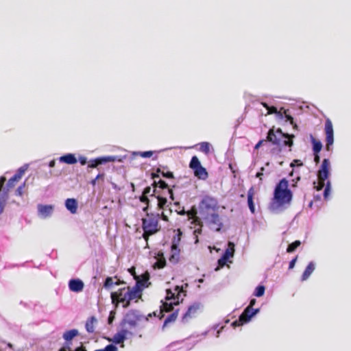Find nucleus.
I'll list each match as a JSON object with an SVG mask.
<instances>
[{"label":"nucleus","mask_w":351,"mask_h":351,"mask_svg":"<svg viewBox=\"0 0 351 351\" xmlns=\"http://www.w3.org/2000/svg\"><path fill=\"white\" fill-rule=\"evenodd\" d=\"M78 335L79 331L77 329H71L65 331L63 333L62 337L66 342H71Z\"/></svg>","instance_id":"26"},{"label":"nucleus","mask_w":351,"mask_h":351,"mask_svg":"<svg viewBox=\"0 0 351 351\" xmlns=\"http://www.w3.org/2000/svg\"><path fill=\"white\" fill-rule=\"evenodd\" d=\"M247 206L252 213H255V205L254 203V189L251 187L247 191Z\"/></svg>","instance_id":"25"},{"label":"nucleus","mask_w":351,"mask_h":351,"mask_svg":"<svg viewBox=\"0 0 351 351\" xmlns=\"http://www.w3.org/2000/svg\"><path fill=\"white\" fill-rule=\"evenodd\" d=\"M315 269V263L313 261H311L306 267L305 268L302 276H301V280L305 281L312 274V273L314 271Z\"/></svg>","instance_id":"23"},{"label":"nucleus","mask_w":351,"mask_h":351,"mask_svg":"<svg viewBox=\"0 0 351 351\" xmlns=\"http://www.w3.org/2000/svg\"><path fill=\"white\" fill-rule=\"evenodd\" d=\"M68 285L69 290L75 293L81 292L84 287L83 281L79 278L71 279Z\"/></svg>","instance_id":"17"},{"label":"nucleus","mask_w":351,"mask_h":351,"mask_svg":"<svg viewBox=\"0 0 351 351\" xmlns=\"http://www.w3.org/2000/svg\"><path fill=\"white\" fill-rule=\"evenodd\" d=\"M158 184H159V187L162 189H167L169 188L168 184L162 180H160L158 181Z\"/></svg>","instance_id":"47"},{"label":"nucleus","mask_w":351,"mask_h":351,"mask_svg":"<svg viewBox=\"0 0 351 351\" xmlns=\"http://www.w3.org/2000/svg\"><path fill=\"white\" fill-rule=\"evenodd\" d=\"M263 106L267 109L268 113H271V114L276 113L278 117H280L281 118H282V114L281 113H280L279 112H278L276 108L269 107V105L267 104H263Z\"/></svg>","instance_id":"40"},{"label":"nucleus","mask_w":351,"mask_h":351,"mask_svg":"<svg viewBox=\"0 0 351 351\" xmlns=\"http://www.w3.org/2000/svg\"><path fill=\"white\" fill-rule=\"evenodd\" d=\"M296 173H297V176L294 178H293L291 181V186L292 188L296 187L298 185V182L301 180V176L300 175V173L298 172Z\"/></svg>","instance_id":"43"},{"label":"nucleus","mask_w":351,"mask_h":351,"mask_svg":"<svg viewBox=\"0 0 351 351\" xmlns=\"http://www.w3.org/2000/svg\"><path fill=\"white\" fill-rule=\"evenodd\" d=\"M331 191V182L330 180H327L325 184V188L323 193V196L325 199H327L330 194Z\"/></svg>","instance_id":"36"},{"label":"nucleus","mask_w":351,"mask_h":351,"mask_svg":"<svg viewBox=\"0 0 351 351\" xmlns=\"http://www.w3.org/2000/svg\"><path fill=\"white\" fill-rule=\"evenodd\" d=\"M64 206L67 210L71 214L77 213L78 208V202L75 198H67L64 202Z\"/></svg>","instance_id":"19"},{"label":"nucleus","mask_w":351,"mask_h":351,"mask_svg":"<svg viewBox=\"0 0 351 351\" xmlns=\"http://www.w3.org/2000/svg\"><path fill=\"white\" fill-rule=\"evenodd\" d=\"M134 334L132 332L129 331L127 329H121L117 332L112 337V342L114 344L123 343L125 340L128 339V335L132 336Z\"/></svg>","instance_id":"16"},{"label":"nucleus","mask_w":351,"mask_h":351,"mask_svg":"<svg viewBox=\"0 0 351 351\" xmlns=\"http://www.w3.org/2000/svg\"><path fill=\"white\" fill-rule=\"evenodd\" d=\"M265 291V287L263 285H258L254 289L253 295L256 297L260 298L263 296Z\"/></svg>","instance_id":"34"},{"label":"nucleus","mask_w":351,"mask_h":351,"mask_svg":"<svg viewBox=\"0 0 351 351\" xmlns=\"http://www.w3.org/2000/svg\"><path fill=\"white\" fill-rule=\"evenodd\" d=\"M56 160L55 159L51 160V161L49 162L48 167L49 168H54L56 167Z\"/></svg>","instance_id":"56"},{"label":"nucleus","mask_w":351,"mask_h":351,"mask_svg":"<svg viewBox=\"0 0 351 351\" xmlns=\"http://www.w3.org/2000/svg\"><path fill=\"white\" fill-rule=\"evenodd\" d=\"M160 215L147 213L146 217L142 219L143 237L147 239L149 236L155 234L160 230L159 225Z\"/></svg>","instance_id":"3"},{"label":"nucleus","mask_w":351,"mask_h":351,"mask_svg":"<svg viewBox=\"0 0 351 351\" xmlns=\"http://www.w3.org/2000/svg\"><path fill=\"white\" fill-rule=\"evenodd\" d=\"M97 322V319L92 316L86 322L85 328L88 332L93 333L95 331L94 324Z\"/></svg>","instance_id":"30"},{"label":"nucleus","mask_w":351,"mask_h":351,"mask_svg":"<svg viewBox=\"0 0 351 351\" xmlns=\"http://www.w3.org/2000/svg\"><path fill=\"white\" fill-rule=\"evenodd\" d=\"M114 285L113 280L111 277H107L104 282V288L109 290L110 289L111 287Z\"/></svg>","instance_id":"39"},{"label":"nucleus","mask_w":351,"mask_h":351,"mask_svg":"<svg viewBox=\"0 0 351 351\" xmlns=\"http://www.w3.org/2000/svg\"><path fill=\"white\" fill-rule=\"evenodd\" d=\"M303 165V162L298 159H294L291 163L290 167L293 169L291 172L289 173L290 177H293L294 173H297V171H295L294 169L296 167H302Z\"/></svg>","instance_id":"33"},{"label":"nucleus","mask_w":351,"mask_h":351,"mask_svg":"<svg viewBox=\"0 0 351 351\" xmlns=\"http://www.w3.org/2000/svg\"><path fill=\"white\" fill-rule=\"evenodd\" d=\"M178 214L182 216L187 215V211L185 210L184 208L182 207V208L178 211Z\"/></svg>","instance_id":"57"},{"label":"nucleus","mask_w":351,"mask_h":351,"mask_svg":"<svg viewBox=\"0 0 351 351\" xmlns=\"http://www.w3.org/2000/svg\"><path fill=\"white\" fill-rule=\"evenodd\" d=\"M324 130L326 133V149L330 151L334 143V131L332 123L329 119L326 120Z\"/></svg>","instance_id":"12"},{"label":"nucleus","mask_w":351,"mask_h":351,"mask_svg":"<svg viewBox=\"0 0 351 351\" xmlns=\"http://www.w3.org/2000/svg\"><path fill=\"white\" fill-rule=\"evenodd\" d=\"M208 333V330H206L204 332H203L202 333H201L200 335L199 334H197V335H192L189 337V339H192V338H194V337H198L199 336H202V337H206Z\"/></svg>","instance_id":"51"},{"label":"nucleus","mask_w":351,"mask_h":351,"mask_svg":"<svg viewBox=\"0 0 351 351\" xmlns=\"http://www.w3.org/2000/svg\"><path fill=\"white\" fill-rule=\"evenodd\" d=\"M234 243L232 241L228 242V247L223 252L221 256L218 260V264L224 265H226L230 258H232L234 254Z\"/></svg>","instance_id":"14"},{"label":"nucleus","mask_w":351,"mask_h":351,"mask_svg":"<svg viewBox=\"0 0 351 351\" xmlns=\"http://www.w3.org/2000/svg\"><path fill=\"white\" fill-rule=\"evenodd\" d=\"M27 168V164H25L23 166L19 168L16 171V173L8 180L5 187L3 189L9 191L10 189L13 188L14 186L15 182L21 178Z\"/></svg>","instance_id":"15"},{"label":"nucleus","mask_w":351,"mask_h":351,"mask_svg":"<svg viewBox=\"0 0 351 351\" xmlns=\"http://www.w3.org/2000/svg\"><path fill=\"white\" fill-rule=\"evenodd\" d=\"M182 291V287L178 285L176 286L173 290L171 289L166 290L165 302L162 303L166 311H171L173 306L178 305L182 302L183 298H181V293Z\"/></svg>","instance_id":"5"},{"label":"nucleus","mask_w":351,"mask_h":351,"mask_svg":"<svg viewBox=\"0 0 351 351\" xmlns=\"http://www.w3.org/2000/svg\"><path fill=\"white\" fill-rule=\"evenodd\" d=\"M78 161L81 165H85L88 162L87 158L84 156H80L78 158Z\"/></svg>","instance_id":"50"},{"label":"nucleus","mask_w":351,"mask_h":351,"mask_svg":"<svg viewBox=\"0 0 351 351\" xmlns=\"http://www.w3.org/2000/svg\"><path fill=\"white\" fill-rule=\"evenodd\" d=\"M50 174L51 176H59L62 174V170H60V169H51L50 171H49Z\"/></svg>","instance_id":"46"},{"label":"nucleus","mask_w":351,"mask_h":351,"mask_svg":"<svg viewBox=\"0 0 351 351\" xmlns=\"http://www.w3.org/2000/svg\"><path fill=\"white\" fill-rule=\"evenodd\" d=\"M149 317H152L149 313L147 316L144 315L140 311L132 309L128 311L124 315L121 326L123 327L125 324H128L130 328H135L138 325V322H147Z\"/></svg>","instance_id":"6"},{"label":"nucleus","mask_w":351,"mask_h":351,"mask_svg":"<svg viewBox=\"0 0 351 351\" xmlns=\"http://www.w3.org/2000/svg\"><path fill=\"white\" fill-rule=\"evenodd\" d=\"M114 312L110 311V315H109L108 319L109 324H112L113 319H114Z\"/></svg>","instance_id":"55"},{"label":"nucleus","mask_w":351,"mask_h":351,"mask_svg":"<svg viewBox=\"0 0 351 351\" xmlns=\"http://www.w3.org/2000/svg\"><path fill=\"white\" fill-rule=\"evenodd\" d=\"M58 351H86L85 347L83 346H78L74 350L71 348V342H66Z\"/></svg>","instance_id":"31"},{"label":"nucleus","mask_w":351,"mask_h":351,"mask_svg":"<svg viewBox=\"0 0 351 351\" xmlns=\"http://www.w3.org/2000/svg\"><path fill=\"white\" fill-rule=\"evenodd\" d=\"M154 154V152L152 151H145V152H134V155H139L143 158H149L151 157Z\"/></svg>","instance_id":"41"},{"label":"nucleus","mask_w":351,"mask_h":351,"mask_svg":"<svg viewBox=\"0 0 351 351\" xmlns=\"http://www.w3.org/2000/svg\"><path fill=\"white\" fill-rule=\"evenodd\" d=\"M151 191V188L149 186H147L143 190V195H146L147 194L149 193Z\"/></svg>","instance_id":"61"},{"label":"nucleus","mask_w":351,"mask_h":351,"mask_svg":"<svg viewBox=\"0 0 351 351\" xmlns=\"http://www.w3.org/2000/svg\"><path fill=\"white\" fill-rule=\"evenodd\" d=\"M125 287L119 289L117 291H112L110 293V298L112 300V303L114 306H118L119 303H122V300H123L124 291H125Z\"/></svg>","instance_id":"18"},{"label":"nucleus","mask_w":351,"mask_h":351,"mask_svg":"<svg viewBox=\"0 0 351 351\" xmlns=\"http://www.w3.org/2000/svg\"><path fill=\"white\" fill-rule=\"evenodd\" d=\"M99 165L97 158L92 159L88 162V168H96Z\"/></svg>","instance_id":"44"},{"label":"nucleus","mask_w":351,"mask_h":351,"mask_svg":"<svg viewBox=\"0 0 351 351\" xmlns=\"http://www.w3.org/2000/svg\"><path fill=\"white\" fill-rule=\"evenodd\" d=\"M104 173H99L96 178L93 180H92L90 181V184L93 185V186H95L96 185V183H97V181L99 179H104Z\"/></svg>","instance_id":"45"},{"label":"nucleus","mask_w":351,"mask_h":351,"mask_svg":"<svg viewBox=\"0 0 351 351\" xmlns=\"http://www.w3.org/2000/svg\"><path fill=\"white\" fill-rule=\"evenodd\" d=\"M167 169V167L160 166L157 169L156 172L158 173H160L161 176L165 178L173 179L174 178L173 172L169 171Z\"/></svg>","instance_id":"27"},{"label":"nucleus","mask_w":351,"mask_h":351,"mask_svg":"<svg viewBox=\"0 0 351 351\" xmlns=\"http://www.w3.org/2000/svg\"><path fill=\"white\" fill-rule=\"evenodd\" d=\"M55 206L52 204H39L37 206L38 216L43 219H48L53 215Z\"/></svg>","instance_id":"13"},{"label":"nucleus","mask_w":351,"mask_h":351,"mask_svg":"<svg viewBox=\"0 0 351 351\" xmlns=\"http://www.w3.org/2000/svg\"><path fill=\"white\" fill-rule=\"evenodd\" d=\"M317 175L319 180L322 182L329 180L328 178L330 176V162L328 158H324L322 160Z\"/></svg>","instance_id":"11"},{"label":"nucleus","mask_w":351,"mask_h":351,"mask_svg":"<svg viewBox=\"0 0 351 351\" xmlns=\"http://www.w3.org/2000/svg\"><path fill=\"white\" fill-rule=\"evenodd\" d=\"M285 118L287 119V121H293V117L291 116V115H285Z\"/></svg>","instance_id":"64"},{"label":"nucleus","mask_w":351,"mask_h":351,"mask_svg":"<svg viewBox=\"0 0 351 351\" xmlns=\"http://www.w3.org/2000/svg\"><path fill=\"white\" fill-rule=\"evenodd\" d=\"M295 137L293 134L282 132L280 128L269 129L266 137V142L271 143L276 147L271 149V152L273 154H278L282 150L284 147H289V152L293 145V138Z\"/></svg>","instance_id":"2"},{"label":"nucleus","mask_w":351,"mask_h":351,"mask_svg":"<svg viewBox=\"0 0 351 351\" xmlns=\"http://www.w3.org/2000/svg\"><path fill=\"white\" fill-rule=\"evenodd\" d=\"M264 142H266V140L259 141L258 143L255 145V148H258Z\"/></svg>","instance_id":"62"},{"label":"nucleus","mask_w":351,"mask_h":351,"mask_svg":"<svg viewBox=\"0 0 351 351\" xmlns=\"http://www.w3.org/2000/svg\"><path fill=\"white\" fill-rule=\"evenodd\" d=\"M202 219L210 230L215 232H220L223 226L222 219L218 212Z\"/></svg>","instance_id":"10"},{"label":"nucleus","mask_w":351,"mask_h":351,"mask_svg":"<svg viewBox=\"0 0 351 351\" xmlns=\"http://www.w3.org/2000/svg\"><path fill=\"white\" fill-rule=\"evenodd\" d=\"M5 181H6V178L5 176H2L0 177V191H2V190L3 189V188H2V187Z\"/></svg>","instance_id":"54"},{"label":"nucleus","mask_w":351,"mask_h":351,"mask_svg":"<svg viewBox=\"0 0 351 351\" xmlns=\"http://www.w3.org/2000/svg\"><path fill=\"white\" fill-rule=\"evenodd\" d=\"M265 170L264 167H261L260 171L257 172L256 174V177L259 178L260 180H262V176H263V171Z\"/></svg>","instance_id":"53"},{"label":"nucleus","mask_w":351,"mask_h":351,"mask_svg":"<svg viewBox=\"0 0 351 351\" xmlns=\"http://www.w3.org/2000/svg\"><path fill=\"white\" fill-rule=\"evenodd\" d=\"M292 199L293 192L289 188V181L282 178L274 187L269 209L274 213H281L290 206Z\"/></svg>","instance_id":"1"},{"label":"nucleus","mask_w":351,"mask_h":351,"mask_svg":"<svg viewBox=\"0 0 351 351\" xmlns=\"http://www.w3.org/2000/svg\"><path fill=\"white\" fill-rule=\"evenodd\" d=\"M313 199L315 201H321V195H314Z\"/></svg>","instance_id":"63"},{"label":"nucleus","mask_w":351,"mask_h":351,"mask_svg":"<svg viewBox=\"0 0 351 351\" xmlns=\"http://www.w3.org/2000/svg\"><path fill=\"white\" fill-rule=\"evenodd\" d=\"M111 185H112V189L114 190L121 191V187H119L117 184H115L114 182H112Z\"/></svg>","instance_id":"59"},{"label":"nucleus","mask_w":351,"mask_h":351,"mask_svg":"<svg viewBox=\"0 0 351 351\" xmlns=\"http://www.w3.org/2000/svg\"><path fill=\"white\" fill-rule=\"evenodd\" d=\"M297 261V256L293 258L289 263V269H291L295 267V263Z\"/></svg>","instance_id":"52"},{"label":"nucleus","mask_w":351,"mask_h":351,"mask_svg":"<svg viewBox=\"0 0 351 351\" xmlns=\"http://www.w3.org/2000/svg\"><path fill=\"white\" fill-rule=\"evenodd\" d=\"M182 235V232L180 230H178V232L173 236L172 239L171 245L179 246Z\"/></svg>","instance_id":"35"},{"label":"nucleus","mask_w":351,"mask_h":351,"mask_svg":"<svg viewBox=\"0 0 351 351\" xmlns=\"http://www.w3.org/2000/svg\"><path fill=\"white\" fill-rule=\"evenodd\" d=\"M201 304L199 302H195L192 305L189 306L187 311L184 314L182 317L183 321H187L188 318H191L193 314L199 308Z\"/></svg>","instance_id":"21"},{"label":"nucleus","mask_w":351,"mask_h":351,"mask_svg":"<svg viewBox=\"0 0 351 351\" xmlns=\"http://www.w3.org/2000/svg\"><path fill=\"white\" fill-rule=\"evenodd\" d=\"M158 204L160 206L166 203L167 199L165 197H158Z\"/></svg>","instance_id":"58"},{"label":"nucleus","mask_w":351,"mask_h":351,"mask_svg":"<svg viewBox=\"0 0 351 351\" xmlns=\"http://www.w3.org/2000/svg\"><path fill=\"white\" fill-rule=\"evenodd\" d=\"M189 167L193 171L195 176L200 180H205L208 177V173L204 167H202L199 158L193 156L189 162Z\"/></svg>","instance_id":"9"},{"label":"nucleus","mask_w":351,"mask_h":351,"mask_svg":"<svg viewBox=\"0 0 351 351\" xmlns=\"http://www.w3.org/2000/svg\"><path fill=\"white\" fill-rule=\"evenodd\" d=\"M256 302V299L252 298L250 300V304L247 306H250V308H252V306L255 305Z\"/></svg>","instance_id":"60"},{"label":"nucleus","mask_w":351,"mask_h":351,"mask_svg":"<svg viewBox=\"0 0 351 351\" xmlns=\"http://www.w3.org/2000/svg\"><path fill=\"white\" fill-rule=\"evenodd\" d=\"M139 200L141 202L144 203L145 204H149V199L147 195H143L140 196Z\"/></svg>","instance_id":"48"},{"label":"nucleus","mask_w":351,"mask_h":351,"mask_svg":"<svg viewBox=\"0 0 351 351\" xmlns=\"http://www.w3.org/2000/svg\"><path fill=\"white\" fill-rule=\"evenodd\" d=\"M58 161L61 163L67 165H74L77 162L75 155L72 153L64 154L58 158Z\"/></svg>","instance_id":"20"},{"label":"nucleus","mask_w":351,"mask_h":351,"mask_svg":"<svg viewBox=\"0 0 351 351\" xmlns=\"http://www.w3.org/2000/svg\"><path fill=\"white\" fill-rule=\"evenodd\" d=\"M8 197V191L3 189L2 191H0V215L3 212Z\"/></svg>","instance_id":"28"},{"label":"nucleus","mask_w":351,"mask_h":351,"mask_svg":"<svg viewBox=\"0 0 351 351\" xmlns=\"http://www.w3.org/2000/svg\"><path fill=\"white\" fill-rule=\"evenodd\" d=\"M301 244V242L298 240L290 243L287 249L288 253L293 252Z\"/></svg>","instance_id":"37"},{"label":"nucleus","mask_w":351,"mask_h":351,"mask_svg":"<svg viewBox=\"0 0 351 351\" xmlns=\"http://www.w3.org/2000/svg\"><path fill=\"white\" fill-rule=\"evenodd\" d=\"M143 287L140 282H136L132 288H128V291L124 293L123 300H122L123 307L126 308L130 304V302L136 298H138L143 291Z\"/></svg>","instance_id":"7"},{"label":"nucleus","mask_w":351,"mask_h":351,"mask_svg":"<svg viewBox=\"0 0 351 351\" xmlns=\"http://www.w3.org/2000/svg\"><path fill=\"white\" fill-rule=\"evenodd\" d=\"M24 186H25V183H23V184L20 185V186L16 189V192H15V193H16V195H19V196L22 195V194H23V190Z\"/></svg>","instance_id":"49"},{"label":"nucleus","mask_w":351,"mask_h":351,"mask_svg":"<svg viewBox=\"0 0 351 351\" xmlns=\"http://www.w3.org/2000/svg\"><path fill=\"white\" fill-rule=\"evenodd\" d=\"M259 312L260 308H250V306H247L239 316V319L232 322L231 326L235 328L237 326L247 324L250 322L252 318L256 315Z\"/></svg>","instance_id":"8"},{"label":"nucleus","mask_w":351,"mask_h":351,"mask_svg":"<svg viewBox=\"0 0 351 351\" xmlns=\"http://www.w3.org/2000/svg\"><path fill=\"white\" fill-rule=\"evenodd\" d=\"M95 351H118V348L114 344L110 343V344L107 345L103 349H99V350H96Z\"/></svg>","instance_id":"42"},{"label":"nucleus","mask_w":351,"mask_h":351,"mask_svg":"<svg viewBox=\"0 0 351 351\" xmlns=\"http://www.w3.org/2000/svg\"><path fill=\"white\" fill-rule=\"evenodd\" d=\"M99 165H105L108 162L118 161V156H106L97 158Z\"/></svg>","instance_id":"29"},{"label":"nucleus","mask_w":351,"mask_h":351,"mask_svg":"<svg viewBox=\"0 0 351 351\" xmlns=\"http://www.w3.org/2000/svg\"><path fill=\"white\" fill-rule=\"evenodd\" d=\"M177 316H178V311L173 312V313H171L170 315H169L167 317V318L165 319L164 326H166L167 324H168L170 322H174L176 319Z\"/></svg>","instance_id":"38"},{"label":"nucleus","mask_w":351,"mask_h":351,"mask_svg":"<svg viewBox=\"0 0 351 351\" xmlns=\"http://www.w3.org/2000/svg\"><path fill=\"white\" fill-rule=\"evenodd\" d=\"M180 250L179 246H171V254L169 256V261L172 263H177L180 258Z\"/></svg>","instance_id":"24"},{"label":"nucleus","mask_w":351,"mask_h":351,"mask_svg":"<svg viewBox=\"0 0 351 351\" xmlns=\"http://www.w3.org/2000/svg\"><path fill=\"white\" fill-rule=\"evenodd\" d=\"M199 151L203 152L205 154H208L210 152V149L212 148L211 145L208 142H202L199 143Z\"/></svg>","instance_id":"32"},{"label":"nucleus","mask_w":351,"mask_h":351,"mask_svg":"<svg viewBox=\"0 0 351 351\" xmlns=\"http://www.w3.org/2000/svg\"><path fill=\"white\" fill-rule=\"evenodd\" d=\"M199 215L202 219L205 218L210 214L216 213L219 210L218 200L217 198L204 195L199 203Z\"/></svg>","instance_id":"4"},{"label":"nucleus","mask_w":351,"mask_h":351,"mask_svg":"<svg viewBox=\"0 0 351 351\" xmlns=\"http://www.w3.org/2000/svg\"><path fill=\"white\" fill-rule=\"evenodd\" d=\"M311 142L312 144V150L314 156H317L322 149V143L320 141L317 140L313 135L310 136Z\"/></svg>","instance_id":"22"}]
</instances>
